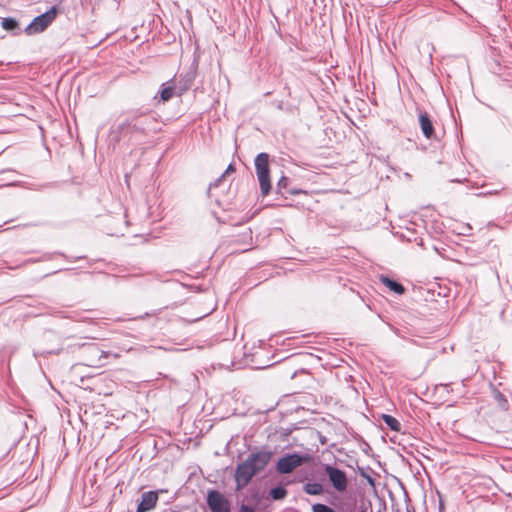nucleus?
Wrapping results in <instances>:
<instances>
[{
  "label": "nucleus",
  "mask_w": 512,
  "mask_h": 512,
  "mask_svg": "<svg viewBox=\"0 0 512 512\" xmlns=\"http://www.w3.org/2000/svg\"><path fill=\"white\" fill-rule=\"evenodd\" d=\"M270 458V452L260 451L251 454L244 462L240 463L235 472L237 490L239 491L247 486L253 476L266 467Z\"/></svg>",
  "instance_id": "1"
},
{
  "label": "nucleus",
  "mask_w": 512,
  "mask_h": 512,
  "mask_svg": "<svg viewBox=\"0 0 512 512\" xmlns=\"http://www.w3.org/2000/svg\"><path fill=\"white\" fill-rule=\"evenodd\" d=\"M255 170L259 181L262 196L269 194L271 190L269 155L260 153L255 158Z\"/></svg>",
  "instance_id": "2"
},
{
  "label": "nucleus",
  "mask_w": 512,
  "mask_h": 512,
  "mask_svg": "<svg viewBox=\"0 0 512 512\" xmlns=\"http://www.w3.org/2000/svg\"><path fill=\"white\" fill-rule=\"evenodd\" d=\"M56 6H52L45 13L35 17L32 22L25 28L27 35H34L45 31L49 25L56 19L57 16Z\"/></svg>",
  "instance_id": "3"
},
{
  "label": "nucleus",
  "mask_w": 512,
  "mask_h": 512,
  "mask_svg": "<svg viewBox=\"0 0 512 512\" xmlns=\"http://www.w3.org/2000/svg\"><path fill=\"white\" fill-rule=\"evenodd\" d=\"M307 459V456H302L297 453L288 454L278 460L276 464V470L280 474L291 473L294 469L302 465V463Z\"/></svg>",
  "instance_id": "4"
},
{
  "label": "nucleus",
  "mask_w": 512,
  "mask_h": 512,
  "mask_svg": "<svg viewBox=\"0 0 512 512\" xmlns=\"http://www.w3.org/2000/svg\"><path fill=\"white\" fill-rule=\"evenodd\" d=\"M325 474L328 476L329 481L331 482L333 488L343 493L346 491L348 486V479L344 471L333 467L331 465H325L324 467Z\"/></svg>",
  "instance_id": "5"
},
{
  "label": "nucleus",
  "mask_w": 512,
  "mask_h": 512,
  "mask_svg": "<svg viewBox=\"0 0 512 512\" xmlns=\"http://www.w3.org/2000/svg\"><path fill=\"white\" fill-rule=\"evenodd\" d=\"M207 505L211 512H231L229 500L217 490L208 491Z\"/></svg>",
  "instance_id": "6"
},
{
  "label": "nucleus",
  "mask_w": 512,
  "mask_h": 512,
  "mask_svg": "<svg viewBox=\"0 0 512 512\" xmlns=\"http://www.w3.org/2000/svg\"><path fill=\"white\" fill-rule=\"evenodd\" d=\"M85 352L88 356L87 365L92 367L102 366V359L107 358L110 355V353L108 352L100 351L98 347L94 344L88 345L85 348Z\"/></svg>",
  "instance_id": "7"
},
{
  "label": "nucleus",
  "mask_w": 512,
  "mask_h": 512,
  "mask_svg": "<svg viewBox=\"0 0 512 512\" xmlns=\"http://www.w3.org/2000/svg\"><path fill=\"white\" fill-rule=\"evenodd\" d=\"M158 501L157 491H148L142 494L136 512H148L156 507Z\"/></svg>",
  "instance_id": "8"
},
{
  "label": "nucleus",
  "mask_w": 512,
  "mask_h": 512,
  "mask_svg": "<svg viewBox=\"0 0 512 512\" xmlns=\"http://www.w3.org/2000/svg\"><path fill=\"white\" fill-rule=\"evenodd\" d=\"M419 124L423 135L430 139L434 134V128L429 115L426 112L419 114Z\"/></svg>",
  "instance_id": "9"
},
{
  "label": "nucleus",
  "mask_w": 512,
  "mask_h": 512,
  "mask_svg": "<svg viewBox=\"0 0 512 512\" xmlns=\"http://www.w3.org/2000/svg\"><path fill=\"white\" fill-rule=\"evenodd\" d=\"M379 279H380V281L385 286H387L393 292H395L397 294H403L404 293L405 289H404V287L400 283H398V282H396L394 280H391L390 278H388L386 276H383V275L380 276Z\"/></svg>",
  "instance_id": "10"
},
{
  "label": "nucleus",
  "mask_w": 512,
  "mask_h": 512,
  "mask_svg": "<svg viewBox=\"0 0 512 512\" xmlns=\"http://www.w3.org/2000/svg\"><path fill=\"white\" fill-rule=\"evenodd\" d=\"M174 94V85H172V80L166 84H163V87L160 91V98L163 102H166L172 98Z\"/></svg>",
  "instance_id": "11"
},
{
  "label": "nucleus",
  "mask_w": 512,
  "mask_h": 512,
  "mask_svg": "<svg viewBox=\"0 0 512 512\" xmlns=\"http://www.w3.org/2000/svg\"><path fill=\"white\" fill-rule=\"evenodd\" d=\"M382 419L384 423L393 431H400L401 424L399 421L391 415L383 414Z\"/></svg>",
  "instance_id": "12"
},
{
  "label": "nucleus",
  "mask_w": 512,
  "mask_h": 512,
  "mask_svg": "<svg viewBox=\"0 0 512 512\" xmlns=\"http://www.w3.org/2000/svg\"><path fill=\"white\" fill-rule=\"evenodd\" d=\"M304 491L309 495H320L323 487L319 483H307L304 485Z\"/></svg>",
  "instance_id": "13"
},
{
  "label": "nucleus",
  "mask_w": 512,
  "mask_h": 512,
  "mask_svg": "<svg viewBox=\"0 0 512 512\" xmlns=\"http://www.w3.org/2000/svg\"><path fill=\"white\" fill-rule=\"evenodd\" d=\"M287 490L284 487H275L270 490V496L273 500H282L286 497Z\"/></svg>",
  "instance_id": "14"
},
{
  "label": "nucleus",
  "mask_w": 512,
  "mask_h": 512,
  "mask_svg": "<svg viewBox=\"0 0 512 512\" xmlns=\"http://www.w3.org/2000/svg\"><path fill=\"white\" fill-rule=\"evenodd\" d=\"M1 25H2L3 29L8 30V31H12V30L18 28V22L14 18H10V17L3 18Z\"/></svg>",
  "instance_id": "15"
},
{
  "label": "nucleus",
  "mask_w": 512,
  "mask_h": 512,
  "mask_svg": "<svg viewBox=\"0 0 512 512\" xmlns=\"http://www.w3.org/2000/svg\"><path fill=\"white\" fill-rule=\"evenodd\" d=\"M312 511L313 512H336L335 510H333L329 506H327L325 504H321V503L314 504L312 506Z\"/></svg>",
  "instance_id": "16"
},
{
  "label": "nucleus",
  "mask_w": 512,
  "mask_h": 512,
  "mask_svg": "<svg viewBox=\"0 0 512 512\" xmlns=\"http://www.w3.org/2000/svg\"><path fill=\"white\" fill-rule=\"evenodd\" d=\"M287 183H288V178L285 177V176H282L280 178V180L278 181L277 186H278L279 189L285 188Z\"/></svg>",
  "instance_id": "17"
},
{
  "label": "nucleus",
  "mask_w": 512,
  "mask_h": 512,
  "mask_svg": "<svg viewBox=\"0 0 512 512\" xmlns=\"http://www.w3.org/2000/svg\"><path fill=\"white\" fill-rule=\"evenodd\" d=\"M239 512H255V509L253 507L248 506V505L242 504L240 506V511Z\"/></svg>",
  "instance_id": "18"
},
{
  "label": "nucleus",
  "mask_w": 512,
  "mask_h": 512,
  "mask_svg": "<svg viewBox=\"0 0 512 512\" xmlns=\"http://www.w3.org/2000/svg\"><path fill=\"white\" fill-rule=\"evenodd\" d=\"M234 171H235L234 166H233L232 164H230V165L227 167V169H226V171L224 172V174L221 176V178H220L218 181H220V180H221V179H222L226 174H229V173L234 172Z\"/></svg>",
  "instance_id": "19"
},
{
  "label": "nucleus",
  "mask_w": 512,
  "mask_h": 512,
  "mask_svg": "<svg viewBox=\"0 0 512 512\" xmlns=\"http://www.w3.org/2000/svg\"><path fill=\"white\" fill-rule=\"evenodd\" d=\"M126 126H130V123L127 122V123L120 124L119 128L123 129Z\"/></svg>",
  "instance_id": "20"
}]
</instances>
